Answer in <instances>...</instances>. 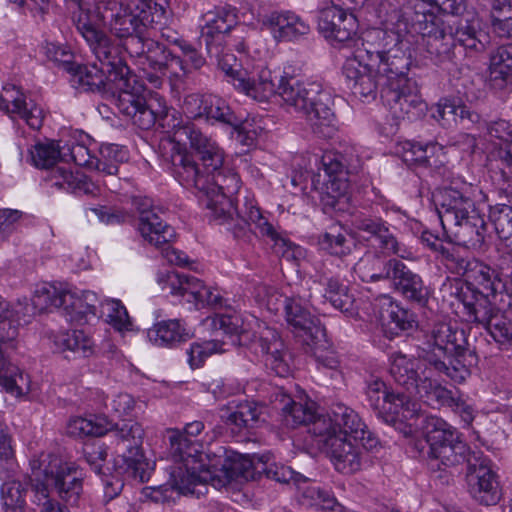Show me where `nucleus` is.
Wrapping results in <instances>:
<instances>
[{"mask_svg": "<svg viewBox=\"0 0 512 512\" xmlns=\"http://www.w3.org/2000/svg\"><path fill=\"white\" fill-rule=\"evenodd\" d=\"M173 130V137L162 142L161 150L176 180L204 194L209 216L217 224L233 220V196L241 181L236 172L224 166L223 150L191 121L177 122Z\"/></svg>", "mask_w": 512, "mask_h": 512, "instance_id": "nucleus-1", "label": "nucleus"}, {"mask_svg": "<svg viewBox=\"0 0 512 512\" xmlns=\"http://www.w3.org/2000/svg\"><path fill=\"white\" fill-rule=\"evenodd\" d=\"M418 456L426 459L432 469L468 464V488L473 499L483 505H495L501 498L495 473L460 438L458 431L445 420L429 416L425 420L424 439L413 442Z\"/></svg>", "mask_w": 512, "mask_h": 512, "instance_id": "nucleus-2", "label": "nucleus"}, {"mask_svg": "<svg viewBox=\"0 0 512 512\" xmlns=\"http://www.w3.org/2000/svg\"><path fill=\"white\" fill-rule=\"evenodd\" d=\"M170 456L173 464L169 467L168 485L181 494L199 496L206 484L219 488L238 477L250 475L251 461L237 453L218 456L209 463L208 455L202 453V444L180 430L170 431Z\"/></svg>", "mask_w": 512, "mask_h": 512, "instance_id": "nucleus-3", "label": "nucleus"}, {"mask_svg": "<svg viewBox=\"0 0 512 512\" xmlns=\"http://www.w3.org/2000/svg\"><path fill=\"white\" fill-rule=\"evenodd\" d=\"M124 3L112 1H100L93 9L82 8L74 17L77 31L80 33V21L87 22V27L98 34L104 35L109 42L119 48V56L123 57V49L120 43L113 40L107 33L100 29L101 25H108L110 32L120 41L140 33L148 27L163 24L165 8L154 0H124Z\"/></svg>", "mask_w": 512, "mask_h": 512, "instance_id": "nucleus-4", "label": "nucleus"}, {"mask_svg": "<svg viewBox=\"0 0 512 512\" xmlns=\"http://www.w3.org/2000/svg\"><path fill=\"white\" fill-rule=\"evenodd\" d=\"M408 21L401 10L393 9L383 21V27L367 30L362 46L368 60L376 65L382 88L393 83L408 81L412 64Z\"/></svg>", "mask_w": 512, "mask_h": 512, "instance_id": "nucleus-5", "label": "nucleus"}, {"mask_svg": "<svg viewBox=\"0 0 512 512\" xmlns=\"http://www.w3.org/2000/svg\"><path fill=\"white\" fill-rule=\"evenodd\" d=\"M277 95L283 103L302 113L313 133L329 138L336 130V116L331 93L319 82H307L284 70L278 77Z\"/></svg>", "mask_w": 512, "mask_h": 512, "instance_id": "nucleus-6", "label": "nucleus"}, {"mask_svg": "<svg viewBox=\"0 0 512 512\" xmlns=\"http://www.w3.org/2000/svg\"><path fill=\"white\" fill-rule=\"evenodd\" d=\"M426 345V363L455 383H463L470 376L471 367L477 364V355L469 347L465 331L449 323L436 324Z\"/></svg>", "mask_w": 512, "mask_h": 512, "instance_id": "nucleus-7", "label": "nucleus"}, {"mask_svg": "<svg viewBox=\"0 0 512 512\" xmlns=\"http://www.w3.org/2000/svg\"><path fill=\"white\" fill-rule=\"evenodd\" d=\"M207 320H210L214 329L222 330L223 333L230 336H236L240 345L249 346L252 352L263 357L266 367L277 376L285 377L289 374L290 366L285 345L275 329L255 319L258 330L251 333L250 322L245 321L243 316L236 311L217 314Z\"/></svg>", "mask_w": 512, "mask_h": 512, "instance_id": "nucleus-8", "label": "nucleus"}, {"mask_svg": "<svg viewBox=\"0 0 512 512\" xmlns=\"http://www.w3.org/2000/svg\"><path fill=\"white\" fill-rule=\"evenodd\" d=\"M87 22L80 21V34L86 41L91 53L100 63L78 64L74 62L72 68L67 71L69 81L75 89L85 92H97L108 94L113 89V72H118L122 66H127L124 58L119 56V48L113 45L102 34L89 29Z\"/></svg>", "mask_w": 512, "mask_h": 512, "instance_id": "nucleus-9", "label": "nucleus"}, {"mask_svg": "<svg viewBox=\"0 0 512 512\" xmlns=\"http://www.w3.org/2000/svg\"><path fill=\"white\" fill-rule=\"evenodd\" d=\"M114 87L107 95L113 97L114 104L119 113L132 120L140 129L148 130L157 121L163 128L167 127L174 133L173 125L177 122L185 123L176 117V111H169L158 103L159 109L154 108L152 101L147 102L141 95L142 84L128 66H122L118 72H113ZM173 135L168 139L170 140Z\"/></svg>", "mask_w": 512, "mask_h": 512, "instance_id": "nucleus-10", "label": "nucleus"}, {"mask_svg": "<svg viewBox=\"0 0 512 512\" xmlns=\"http://www.w3.org/2000/svg\"><path fill=\"white\" fill-rule=\"evenodd\" d=\"M412 27L421 34L427 57L436 65L452 63L455 58L452 19L438 16L427 2L421 1L414 7L411 16Z\"/></svg>", "mask_w": 512, "mask_h": 512, "instance_id": "nucleus-11", "label": "nucleus"}, {"mask_svg": "<svg viewBox=\"0 0 512 512\" xmlns=\"http://www.w3.org/2000/svg\"><path fill=\"white\" fill-rule=\"evenodd\" d=\"M31 483L42 482L52 487L59 498L69 505H76L83 493V478L79 468L55 455L31 461Z\"/></svg>", "mask_w": 512, "mask_h": 512, "instance_id": "nucleus-12", "label": "nucleus"}, {"mask_svg": "<svg viewBox=\"0 0 512 512\" xmlns=\"http://www.w3.org/2000/svg\"><path fill=\"white\" fill-rule=\"evenodd\" d=\"M117 445L123 450L119 460H116L117 475L137 480L141 483L150 478L152 467L145 458L142 450L144 429L137 422L123 423L112 430Z\"/></svg>", "mask_w": 512, "mask_h": 512, "instance_id": "nucleus-13", "label": "nucleus"}, {"mask_svg": "<svg viewBox=\"0 0 512 512\" xmlns=\"http://www.w3.org/2000/svg\"><path fill=\"white\" fill-rule=\"evenodd\" d=\"M312 433L352 438L366 450L378 445V439L367 429L358 413L343 403H333L329 412L314 422Z\"/></svg>", "mask_w": 512, "mask_h": 512, "instance_id": "nucleus-14", "label": "nucleus"}, {"mask_svg": "<svg viewBox=\"0 0 512 512\" xmlns=\"http://www.w3.org/2000/svg\"><path fill=\"white\" fill-rule=\"evenodd\" d=\"M364 392L370 408L387 423L410 420L420 411L417 401L406 393L389 391L378 377L371 376L366 380Z\"/></svg>", "mask_w": 512, "mask_h": 512, "instance_id": "nucleus-15", "label": "nucleus"}, {"mask_svg": "<svg viewBox=\"0 0 512 512\" xmlns=\"http://www.w3.org/2000/svg\"><path fill=\"white\" fill-rule=\"evenodd\" d=\"M389 373L393 381L408 393L407 395L418 396L426 403L439 385L437 380L428 375L427 369L418 358L402 352L391 354Z\"/></svg>", "mask_w": 512, "mask_h": 512, "instance_id": "nucleus-16", "label": "nucleus"}, {"mask_svg": "<svg viewBox=\"0 0 512 512\" xmlns=\"http://www.w3.org/2000/svg\"><path fill=\"white\" fill-rule=\"evenodd\" d=\"M158 282L162 284V290H168L172 295L185 298L197 309L205 306L213 308L224 306L225 300L217 289L206 286L201 280L189 274L167 272L158 277Z\"/></svg>", "mask_w": 512, "mask_h": 512, "instance_id": "nucleus-17", "label": "nucleus"}, {"mask_svg": "<svg viewBox=\"0 0 512 512\" xmlns=\"http://www.w3.org/2000/svg\"><path fill=\"white\" fill-rule=\"evenodd\" d=\"M343 74L352 94L359 98L375 99L382 80L376 72V65L368 60L364 46L358 48L355 55L348 58L343 66Z\"/></svg>", "mask_w": 512, "mask_h": 512, "instance_id": "nucleus-18", "label": "nucleus"}, {"mask_svg": "<svg viewBox=\"0 0 512 512\" xmlns=\"http://www.w3.org/2000/svg\"><path fill=\"white\" fill-rule=\"evenodd\" d=\"M381 98L395 119L417 120L427 109L416 83L411 80L385 86L381 89Z\"/></svg>", "mask_w": 512, "mask_h": 512, "instance_id": "nucleus-19", "label": "nucleus"}, {"mask_svg": "<svg viewBox=\"0 0 512 512\" xmlns=\"http://www.w3.org/2000/svg\"><path fill=\"white\" fill-rule=\"evenodd\" d=\"M182 110L189 119L193 120L203 119L211 124L219 123L228 126H237L239 123V119L228 103L213 94L192 93L185 96Z\"/></svg>", "mask_w": 512, "mask_h": 512, "instance_id": "nucleus-20", "label": "nucleus"}, {"mask_svg": "<svg viewBox=\"0 0 512 512\" xmlns=\"http://www.w3.org/2000/svg\"><path fill=\"white\" fill-rule=\"evenodd\" d=\"M473 194V186L463 181H453L440 190L438 213L444 229L447 224L458 223L459 220L477 211Z\"/></svg>", "mask_w": 512, "mask_h": 512, "instance_id": "nucleus-21", "label": "nucleus"}, {"mask_svg": "<svg viewBox=\"0 0 512 512\" xmlns=\"http://www.w3.org/2000/svg\"><path fill=\"white\" fill-rule=\"evenodd\" d=\"M132 205L138 213L137 230L150 245L159 247L163 243L174 241L175 230L160 217L161 209L155 206L149 197L135 196Z\"/></svg>", "mask_w": 512, "mask_h": 512, "instance_id": "nucleus-22", "label": "nucleus"}, {"mask_svg": "<svg viewBox=\"0 0 512 512\" xmlns=\"http://www.w3.org/2000/svg\"><path fill=\"white\" fill-rule=\"evenodd\" d=\"M221 225H227V229L232 231L234 237L237 239L249 238V233L251 232L250 226L254 225L259 234L270 238L275 241L276 244L281 242L283 246H291V243L279 237L273 225L262 214L257 203L253 200L246 199L244 207L240 212L235 207L233 220L222 223Z\"/></svg>", "mask_w": 512, "mask_h": 512, "instance_id": "nucleus-23", "label": "nucleus"}, {"mask_svg": "<svg viewBox=\"0 0 512 512\" xmlns=\"http://www.w3.org/2000/svg\"><path fill=\"white\" fill-rule=\"evenodd\" d=\"M354 225L359 231L366 232L373 239L374 252L383 256H397L402 259H412L413 253L390 230L389 226L381 218L360 216L354 220Z\"/></svg>", "mask_w": 512, "mask_h": 512, "instance_id": "nucleus-24", "label": "nucleus"}, {"mask_svg": "<svg viewBox=\"0 0 512 512\" xmlns=\"http://www.w3.org/2000/svg\"><path fill=\"white\" fill-rule=\"evenodd\" d=\"M284 309L288 325L304 344L312 346L324 339V327L319 319L302 305L300 298H285Z\"/></svg>", "mask_w": 512, "mask_h": 512, "instance_id": "nucleus-25", "label": "nucleus"}, {"mask_svg": "<svg viewBox=\"0 0 512 512\" xmlns=\"http://www.w3.org/2000/svg\"><path fill=\"white\" fill-rule=\"evenodd\" d=\"M330 455L335 469L343 474H351L360 470L363 453L360 447L351 441L352 438L341 435H315Z\"/></svg>", "mask_w": 512, "mask_h": 512, "instance_id": "nucleus-26", "label": "nucleus"}, {"mask_svg": "<svg viewBox=\"0 0 512 512\" xmlns=\"http://www.w3.org/2000/svg\"><path fill=\"white\" fill-rule=\"evenodd\" d=\"M348 9L333 3L332 6L324 8L318 16V29L325 38L338 42H345L356 34L358 22L353 13Z\"/></svg>", "mask_w": 512, "mask_h": 512, "instance_id": "nucleus-27", "label": "nucleus"}, {"mask_svg": "<svg viewBox=\"0 0 512 512\" xmlns=\"http://www.w3.org/2000/svg\"><path fill=\"white\" fill-rule=\"evenodd\" d=\"M0 110L9 115H17L32 129L38 130L43 124V110L14 85L3 87L0 94Z\"/></svg>", "mask_w": 512, "mask_h": 512, "instance_id": "nucleus-28", "label": "nucleus"}, {"mask_svg": "<svg viewBox=\"0 0 512 512\" xmlns=\"http://www.w3.org/2000/svg\"><path fill=\"white\" fill-rule=\"evenodd\" d=\"M462 303L467 321L484 326L491 322V317L498 308H495L490 297L491 294L469 287H454L452 293Z\"/></svg>", "mask_w": 512, "mask_h": 512, "instance_id": "nucleus-29", "label": "nucleus"}, {"mask_svg": "<svg viewBox=\"0 0 512 512\" xmlns=\"http://www.w3.org/2000/svg\"><path fill=\"white\" fill-rule=\"evenodd\" d=\"M237 24V15L231 6L218 7L206 14V23L201 30L208 54H218L223 37Z\"/></svg>", "mask_w": 512, "mask_h": 512, "instance_id": "nucleus-30", "label": "nucleus"}, {"mask_svg": "<svg viewBox=\"0 0 512 512\" xmlns=\"http://www.w3.org/2000/svg\"><path fill=\"white\" fill-rule=\"evenodd\" d=\"M222 410L225 411L221 415L224 423L237 432H250L265 422L264 407L254 401H232Z\"/></svg>", "mask_w": 512, "mask_h": 512, "instance_id": "nucleus-31", "label": "nucleus"}, {"mask_svg": "<svg viewBox=\"0 0 512 512\" xmlns=\"http://www.w3.org/2000/svg\"><path fill=\"white\" fill-rule=\"evenodd\" d=\"M277 41H299L311 31L310 25L290 11L272 12L263 20Z\"/></svg>", "mask_w": 512, "mask_h": 512, "instance_id": "nucleus-32", "label": "nucleus"}, {"mask_svg": "<svg viewBox=\"0 0 512 512\" xmlns=\"http://www.w3.org/2000/svg\"><path fill=\"white\" fill-rule=\"evenodd\" d=\"M394 289L403 298L410 302L424 306L430 295V290L425 285L422 277L412 271L405 263L399 260L390 279Z\"/></svg>", "mask_w": 512, "mask_h": 512, "instance_id": "nucleus-33", "label": "nucleus"}, {"mask_svg": "<svg viewBox=\"0 0 512 512\" xmlns=\"http://www.w3.org/2000/svg\"><path fill=\"white\" fill-rule=\"evenodd\" d=\"M399 260L367 251L354 265V273L363 282L390 280Z\"/></svg>", "mask_w": 512, "mask_h": 512, "instance_id": "nucleus-34", "label": "nucleus"}, {"mask_svg": "<svg viewBox=\"0 0 512 512\" xmlns=\"http://www.w3.org/2000/svg\"><path fill=\"white\" fill-rule=\"evenodd\" d=\"M233 86L258 102H267L272 96L277 95V85L274 83L272 72L267 68H261L257 73L251 74L244 71L242 78L233 81Z\"/></svg>", "mask_w": 512, "mask_h": 512, "instance_id": "nucleus-35", "label": "nucleus"}, {"mask_svg": "<svg viewBox=\"0 0 512 512\" xmlns=\"http://www.w3.org/2000/svg\"><path fill=\"white\" fill-rule=\"evenodd\" d=\"M376 301L379 306V319L383 326L390 329L392 335L416 327L414 313L401 307L391 296L381 295Z\"/></svg>", "mask_w": 512, "mask_h": 512, "instance_id": "nucleus-36", "label": "nucleus"}, {"mask_svg": "<svg viewBox=\"0 0 512 512\" xmlns=\"http://www.w3.org/2000/svg\"><path fill=\"white\" fill-rule=\"evenodd\" d=\"M281 402L280 421L287 429H295L299 426L312 424L323 415H318L316 404L313 401H295L288 395H283ZM313 429V427H311ZM312 432V430H310Z\"/></svg>", "mask_w": 512, "mask_h": 512, "instance_id": "nucleus-37", "label": "nucleus"}, {"mask_svg": "<svg viewBox=\"0 0 512 512\" xmlns=\"http://www.w3.org/2000/svg\"><path fill=\"white\" fill-rule=\"evenodd\" d=\"M455 242L471 248H480L485 241L486 223L476 211L458 223L447 224Z\"/></svg>", "mask_w": 512, "mask_h": 512, "instance_id": "nucleus-38", "label": "nucleus"}, {"mask_svg": "<svg viewBox=\"0 0 512 512\" xmlns=\"http://www.w3.org/2000/svg\"><path fill=\"white\" fill-rule=\"evenodd\" d=\"M501 279L498 273L487 264L475 259L468 272L465 282L456 283L455 287H469L472 290H480L491 294L496 301L499 295Z\"/></svg>", "mask_w": 512, "mask_h": 512, "instance_id": "nucleus-39", "label": "nucleus"}, {"mask_svg": "<svg viewBox=\"0 0 512 512\" xmlns=\"http://www.w3.org/2000/svg\"><path fill=\"white\" fill-rule=\"evenodd\" d=\"M321 172L317 175V183H321V190L326 194H332V198H336L345 190V182L341 175L345 168L344 162L340 156L333 152H326L321 157Z\"/></svg>", "mask_w": 512, "mask_h": 512, "instance_id": "nucleus-40", "label": "nucleus"}, {"mask_svg": "<svg viewBox=\"0 0 512 512\" xmlns=\"http://www.w3.org/2000/svg\"><path fill=\"white\" fill-rule=\"evenodd\" d=\"M54 350L66 358L89 357L94 352V343L82 330H71L53 336Z\"/></svg>", "mask_w": 512, "mask_h": 512, "instance_id": "nucleus-41", "label": "nucleus"}, {"mask_svg": "<svg viewBox=\"0 0 512 512\" xmlns=\"http://www.w3.org/2000/svg\"><path fill=\"white\" fill-rule=\"evenodd\" d=\"M488 72L489 85L495 90H503L512 82V45L492 51Z\"/></svg>", "mask_w": 512, "mask_h": 512, "instance_id": "nucleus-42", "label": "nucleus"}, {"mask_svg": "<svg viewBox=\"0 0 512 512\" xmlns=\"http://www.w3.org/2000/svg\"><path fill=\"white\" fill-rule=\"evenodd\" d=\"M48 181L52 187L77 195H95L98 191L97 186L84 174L73 173L64 167H53L49 173Z\"/></svg>", "mask_w": 512, "mask_h": 512, "instance_id": "nucleus-43", "label": "nucleus"}, {"mask_svg": "<svg viewBox=\"0 0 512 512\" xmlns=\"http://www.w3.org/2000/svg\"><path fill=\"white\" fill-rule=\"evenodd\" d=\"M146 45L143 63L146 62L153 71L163 76L169 74L173 77V70H180L181 61L165 45L153 39Z\"/></svg>", "mask_w": 512, "mask_h": 512, "instance_id": "nucleus-44", "label": "nucleus"}, {"mask_svg": "<svg viewBox=\"0 0 512 512\" xmlns=\"http://www.w3.org/2000/svg\"><path fill=\"white\" fill-rule=\"evenodd\" d=\"M149 340L159 347H172L190 338L189 331L180 320H167L155 324L148 330Z\"/></svg>", "mask_w": 512, "mask_h": 512, "instance_id": "nucleus-45", "label": "nucleus"}, {"mask_svg": "<svg viewBox=\"0 0 512 512\" xmlns=\"http://www.w3.org/2000/svg\"><path fill=\"white\" fill-rule=\"evenodd\" d=\"M324 294L323 297L335 309L340 310L348 315H353L356 311L355 298L350 293L347 285L340 280L339 277L330 276L323 280Z\"/></svg>", "mask_w": 512, "mask_h": 512, "instance_id": "nucleus-46", "label": "nucleus"}, {"mask_svg": "<svg viewBox=\"0 0 512 512\" xmlns=\"http://www.w3.org/2000/svg\"><path fill=\"white\" fill-rule=\"evenodd\" d=\"M427 403L433 406L450 407L453 412L460 416L466 426H469L475 417V410L471 404L461 398L454 397L452 391L440 383Z\"/></svg>", "mask_w": 512, "mask_h": 512, "instance_id": "nucleus-47", "label": "nucleus"}, {"mask_svg": "<svg viewBox=\"0 0 512 512\" xmlns=\"http://www.w3.org/2000/svg\"><path fill=\"white\" fill-rule=\"evenodd\" d=\"M15 473L4 470L1 478L4 480L1 486V499L5 512H24L25 488L19 479L13 478Z\"/></svg>", "mask_w": 512, "mask_h": 512, "instance_id": "nucleus-48", "label": "nucleus"}, {"mask_svg": "<svg viewBox=\"0 0 512 512\" xmlns=\"http://www.w3.org/2000/svg\"><path fill=\"white\" fill-rule=\"evenodd\" d=\"M111 430L106 417L89 415L72 417L67 424V432L73 437H101Z\"/></svg>", "mask_w": 512, "mask_h": 512, "instance_id": "nucleus-49", "label": "nucleus"}, {"mask_svg": "<svg viewBox=\"0 0 512 512\" xmlns=\"http://www.w3.org/2000/svg\"><path fill=\"white\" fill-rule=\"evenodd\" d=\"M67 156L78 166L87 167L91 170L112 176L118 174V168L115 164L104 160H98L97 157L90 154V150L84 143H71L67 145Z\"/></svg>", "mask_w": 512, "mask_h": 512, "instance_id": "nucleus-50", "label": "nucleus"}, {"mask_svg": "<svg viewBox=\"0 0 512 512\" xmlns=\"http://www.w3.org/2000/svg\"><path fill=\"white\" fill-rule=\"evenodd\" d=\"M485 33L479 29V23L477 20H459L453 25V38L455 43H459L461 46L468 50L482 51L485 49L486 39Z\"/></svg>", "mask_w": 512, "mask_h": 512, "instance_id": "nucleus-51", "label": "nucleus"}, {"mask_svg": "<svg viewBox=\"0 0 512 512\" xmlns=\"http://www.w3.org/2000/svg\"><path fill=\"white\" fill-rule=\"evenodd\" d=\"M66 292V289L55 285L43 284L35 290L32 305L38 313L48 311L52 307L63 308Z\"/></svg>", "mask_w": 512, "mask_h": 512, "instance_id": "nucleus-52", "label": "nucleus"}, {"mask_svg": "<svg viewBox=\"0 0 512 512\" xmlns=\"http://www.w3.org/2000/svg\"><path fill=\"white\" fill-rule=\"evenodd\" d=\"M180 54H176V57L181 61L180 70H173V77L180 79L187 77L192 71L201 69L205 64L206 60L203 55L193 46L190 42L184 40L179 43Z\"/></svg>", "mask_w": 512, "mask_h": 512, "instance_id": "nucleus-53", "label": "nucleus"}, {"mask_svg": "<svg viewBox=\"0 0 512 512\" xmlns=\"http://www.w3.org/2000/svg\"><path fill=\"white\" fill-rule=\"evenodd\" d=\"M492 27L500 37H512V3L494 0L491 9Z\"/></svg>", "mask_w": 512, "mask_h": 512, "instance_id": "nucleus-54", "label": "nucleus"}, {"mask_svg": "<svg viewBox=\"0 0 512 512\" xmlns=\"http://www.w3.org/2000/svg\"><path fill=\"white\" fill-rule=\"evenodd\" d=\"M33 164L41 169H52L59 159L65 160L67 153L54 142L38 143L30 151Z\"/></svg>", "mask_w": 512, "mask_h": 512, "instance_id": "nucleus-55", "label": "nucleus"}, {"mask_svg": "<svg viewBox=\"0 0 512 512\" xmlns=\"http://www.w3.org/2000/svg\"><path fill=\"white\" fill-rule=\"evenodd\" d=\"M505 306L504 302L503 306L498 308L491 317V322L485 324L483 327L489 331L496 342L500 344H512V321L505 311Z\"/></svg>", "mask_w": 512, "mask_h": 512, "instance_id": "nucleus-56", "label": "nucleus"}, {"mask_svg": "<svg viewBox=\"0 0 512 512\" xmlns=\"http://www.w3.org/2000/svg\"><path fill=\"white\" fill-rule=\"evenodd\" d=\"M22 378L19 368L8 361L3 350V343L0 342V385L6 392L20 395L22 389L19 387L18 381Z\"/></svg>", "mask_w": 512, "mask_h": 512, "instance_id": "nucleus-57", "label": "nucleus"}, {"mask_svg": "<svg viewBox=\"0 0 512 512\" xmlns=\"http://www.w3.org/2000/svg\"><path fill=\"white\" fill-rule=\"evenodd\" d=\"M63 309L70 317V321L80 323L87 315H96V305L85 301L81 296L67 290Z\"/></svg>", "mask_w": 512, "mask_h": 512, "instance_id": "nucleus-58", "label": "nucleus"}, {"mask_svg": "<svg viewBox=\"0 0 512 512\" xmlns=\"http://www.w3.org/2000/svg\"><path fill=\"white\" fill-rule=\"evenodd\" d=\"M102 307L105 310L104 313L107 318V322L111 324L116 330L124 331L130 330L132 322L128 315L127 309L118 299H106L102 303Z\"/></svg>", "mask_w": 512, "mask_h": 512, "instance_id": "nucleus-59", "label": "nucleus"}, {"mask_svg": "<svg viewBox=\"0 0 512 512\" xmlns=\"http://www.w3.org/2000/svg\"><path fill=\"white\" fill-rule=\"evenodd\" d=\"M223 343L218 340H209L201 343L195 342L187 350L188 363L192 369L201 367L205 360L214 353H221Z\"/></svg>", "mask_w": 512, "mask_h": 512, "instance_id": "nucleus-60", "label": "nucleus"}, {"mask_svg": "<svg viewBox=\"0 0 512 512\" xmlns=\"http://www.w3.org/2000/svg\"><path fill=\"white\" fill-rule=\"evenodd\" d=\"M401 157L407 165H429V152L435 148L432 143L421 144L413 141H405L402 146Z\"/></svg>", "mask_w": 512, "mask_h": 512, "instance_id": "nucleus-61", "label": "nucleus"}, {"mask_svg": "<svg viewBox=\"0 0 512 512\" xmlns=\"http://www.w3.org/2000/svg\"><path fill=\"white\" fill-rule=\"evenodd\" d=\"M499 238L508 240L512 237V207L498 204L490 209L489 215Z\"/></svg>", "mask_w": 512, "mask_h": 512, "instance_id": "nucleus-62", "label": "nucleus"}, {"mask_svg": "<svg viewBox=\"0 0 512 512\" xmlns=\"http://www.w3.org/2000/svg\"><path fill=\"white\" fill-rule=\"evenodd\" d=\"M319 244L323 250L331 255L342 257L351 252L352 240L348 239L343 233L331 229L320 237Z\"/></svg>", "mask_w": 512, "mask_h": 512, "instance_id": "nucleus-63", "label": "nucleus"}, {"mask_svg": "<svg viewBox=\"0 0 512 512\" xmlns=\"http://www.w3.org/2000/svg\"><path fill=\"white\" fill-rule=\"evenodd\" d=\"M31 490L33 493V503L41 506L39 512H70L66 506L50 497L47 485H44L42 482L31 483Z\"/></svg>", "mask_w": 512, "mask_h": 512, "instance_id": "nucleus-64", "label": "nucleus"}]
</instances>
